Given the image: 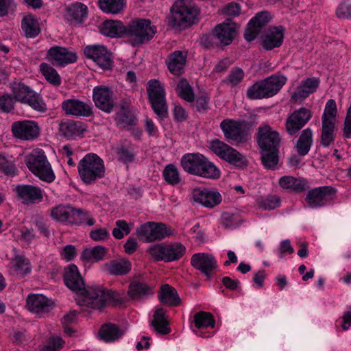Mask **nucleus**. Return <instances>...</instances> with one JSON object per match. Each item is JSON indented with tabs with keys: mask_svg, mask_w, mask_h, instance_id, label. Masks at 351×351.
<instances>
[{
	"mask_svg": "<svg viewBox=\"0 0 351 351\" xmlns=\"http://www.w3.org/2000/svg\"><path fill=\"white\" fill-rule=\"evenodd\" d=\"M123 334V331L117 325L111 323L104 324L99 331L100 339L106 342L118 340Z\"/></svg>",
	"mask_w": 351,
	"mask_h": 351,
	"instance_id": "4c0bfd02",
	"label": "nucleus"
},
{
	"mask_svg": "<svg viewBox=\"0 0 351 351\" xmlns=\"http://www.w3.org/2000/svg\"><path fill=\"white\" fill-rule=\"evenodd\" d=\"M153 293V288L147 283L134 281L130 285L128 294L133 300H141Z\"/></svg>",
	"mask_w": 351,
	"mask_h": 351,
	"instance_id": "e433bc0d",
	"label": "nucleus"
},
{
	"mask_svg": "<svg viewBox=\"0 0 351 351\" xmlns=\"http://www.w3.org/2000/svg\"><path fill=\"white\" fill-rule=\"evenodd\" d=\"M208 147L218 157L231 165L237 167H242L245 165V156L222 141L213 140L209 143Z\"/></svg>",
	"mask_w": 351,
	"mask_h": 351,
	"instance_id": "ddd939ff",
	"label": "nucleus"
},
{
	"mask_svg": "<svg viewBox=\"0 0 351 351\" xmlns=\"http://www.w3.org/2000/svg\"><path fill=\"white\" fill-rule=\"evenodd\" d=\"M342 134L344 138H351V104L346 112Z\"/></svg>",
	"mask_w": 351,
	"mask_h": 351,
	"instance_id": "69168bd1",
	"label": "nucleus"
},
{
	"mask_svg": "<svg viewBox=\"0 0 351 351\" xmlns=\"http://www.w3.org/2000/svg\"><path fill=\"white\" fill-rule=\"evenodd\" d=\"M14 191L17 198L24 204H38L43 200V191L32 184H18Z\"/></svg>",
	"mask_w": 351,
	"mask_h": 351,
	"instance_id": "412c9836",
	"label": "nucleus"
},
{
	"mask_svg": "<svg viewBox=\"0 0 351 351\" xmlns=\"http://www.w3.org/2000/svg\"><path fill=\"white\" fill-rule=\"evenodd\" d=\"M85 124L80 121L68 120L59 125L60 134L67 139H74L82 136L86 131Z\"/></svg>",
	"mask_w": 351,
	"mask_h": 351,
	"instance_id": "c756f323",
	"label": "nucleus"
},
{
	"mask_svg": "<svg viewBox=\"0 0 351 351\" xmlns=\"http://www.w3.org/2000/svg\"><path fill=\"white\" fill-rule=\"evenodd\" d=\"M210 98L206 94H202L197 97L196 108L199 112H205L208 109Z\"/></svg>",
	"mask_w": 351,
	"mask_h": 351,
	"instance_id": "774afa93",
	"label": "nucleus"
},
{
	"mask_svg": "<svg viewBox=\"0 0 351 351\" xmlns=\"http://www.w3.org/2000/svg\"><path fill=\"white\" fill-rule=\"evenodd\" d=\"M65 285L73 292L80 293L79 304L93 309L101 310L107 302L117 303L120 300L117 292L95 285L85 288L84 280L75 265H70L64 275Z\"/></svg>",
	"mask_w": 351,
	"mask_h": 351,
	"instance_id": "f257e3e1",
	"label": "nucleus"
},
{
	"mask_svg": "<svg viewBox=\"0 0 351 351\" xmlns=\"http://www.w3.org/2000/svg\"><path fill=\"white\" fill-rule=\"evenodd\" d=\"M124 0H99V6L106 13L117 14L124 8Z\"/></svg>",
	"mask_w": 351,
	"mask_h": 351,
	"instance_id": "864d4df0",
	"label": "nucleus"
},
{
	"mask_svg": "<svg viewBox=\"0 0 351 351\" xmlns=\"http://www.w3.org/2000/svg\"><path fill=\"white\" fill-rule=\"evenodd\" d=\"M62 110L66 114L76 117H89L93 114V107L89 101L72 97L61 104Z\"/></svg>",
	"mask_w": 351,
	"mask_h": 351,
	"instance_id": "dca6fc26",
	"label": "nucleus"
},
{
	"mask_svg": "<svg viewBox=\"0 0 351 351\" xmlns=\"http://www.w3.org/2000/svg\"><path fill=\"white\" fill-rule=\"evenodd\" d=\"M244 77V73L240 68L235 67L232 69L228 76V80L233 86L237 85Z\"/></svg>",
	"mask_w": 351,
	"mask_h": 351,
	"instance_id": "e2e57ef3",
	"label": "nucleus"
},
{
	"mask_svg": "<svg viewBox=\"0 0 351 351\" xmlns=\"http://www.w3.org/2000/svg\"><path fill=\"white\" fill-rule=\"evenodd\" d=\"M193 323L198 329L211 328L215 326V320L213 315L208 312L199 311L193 316Z\"/></svg>",
	"mask_w": 351,
	"mask_h": 351,
	"instance_id": "09e8293b",
	"label": "nucleus"
},
{
	"mask_svg": "<svg viewBox=\"0 0 351 351\" xmlns=\"http://www.w3.org/2000/svg\"><path fill=\"white\" fill-rule=\"evenodd\" d=\"M93 99L99 110L110 113L112 111L115 101L112 90L106 86H97L93 90Z\"/></svg>",
	"mask_w": 351,
	"mask_h": 351,
	"instance_id": "a211bd4d",
	"label": "nucleus"
},
{
	"mask_svg": "<svg viewBox=\"0 0 351 351\" xmlns=\"http://www.w3.org/2000/svg\"><path fill=\"white\" fill-rule=\"evenodd\" d=\"M176 90L178 96L187 102L192 103L195 100V95L192 86L186 79H181L177 84Z\"/></svg>",
	"mask_w": 351,
	"mask_h": 351,
	"instance_id": "3c124183",
	"label": "nucleus"
},
{
	"mask_svg": "<svg viewBox=\"0 0 351 351\" xmlns=\"http://www.w3.org/2000/svg\"><path fill=\"white\" fill-rule=\"evenodd\" d=\"M147 92L154 112L159 118H165L167 114V106L163 84L158 80H150L147 84Z\"/></svg>",
	"mask_w": 351,
	"mask_h": 351,
	"instance_id": "f8f14e48",
	"label": "nucleus"
},
{
	"mask_svg": "<svg viewBox=\"0 0 351 351\" xmlns=\"http://www.w3.org/2000/svg\"><path fill=\"white\" fill-rule=\"evenodd\" d=\"M14 273L19 276H24L32 271L29 261L24 256H16L11 263Z\"/></svg>",
	"mask_w": 351,
	"mask_h": 351,
	"instance_id": "a18cd8bd",
	"label": "nucleus"
},
{
	"mask_svg": "<svg viewBox=\"0 0 351 351\" xmlns=\"http://www.w3.org/2000/svg\"><path fill=\"white\" fill-rule=\"evenodd\" d=\"M95 220L91 216L90 213L82 208H75L73 207L71 223V225H87L92 226L95 224Z\"/></svg>",
	"mask_w": 351,
	"mask_h": 351,
	"instance_id": "37998d69",
	"label": "nucleus"
},
{
	"mask_svg": "<svg viewBox=\"0 0 351 351\" xmlns=\"http://www.w3.org/2000/svg\"><path fill=\"white\" fill-rule=\"evenodd\" d=\"M116 227L112 230V236L117 239H121L124 235L130 234L131 229L125 220H117L115 222Z\"/></svg>",
	"mask_w": 351,
	"mask_h": 351,
	"instance_id": "6e6d98bb",
	"label": "nucleus"
},
{
	"mask_svg": "<svg viewBox=\"0 0 351 351\" xmlns=\"http://www.w3.org/2000/svg\"><path fill=\"white\" fill-rule=\"evenodd\" d=\"M284 33L285 29L282 26L270 27L263 36V47L268 51L280 47L283 42Z\"/></svg>",
	"mask_w": 351,
	"mask_h": 351,
	"instance_id": "cd10ccee",
	"label": "nucleus"
},
{
	"mask_svg": "<svg viewBox=\"0 0 351 351\" xmlns=\"http://www.w3.org/2000/svg\"><path fill=\"white\" fill-rule=\"evenodd\" d=\"M191 265L204 274L208 279L212 278L215 271L219 267L215 257L211 254L204 252L193 254L191 258Z\"/></svg>",
	"mask_w": 351,
	"mask_h": 351,
	"instance_id": "f3484780",
	"label": "nucleus"
},
{
	"mask_svg": "<svg viewBox=\"0 0 351 351\" xmlns=\"http://www.w3.org/2000/svg\"><path fill=\"white\" fill-rule=\"evenodd\" d=\"M171 12V25L175 29L182 30L194 23L199 10L195 5L184 0H178L173 4Z\"/></svg>",
	"mask_w": 351,
	"mask_h": 351,
	"instance_id": "0eeeda50",
	"label": "nucleus"
},
{
	"mask_svg": "<svg viewBox=\"0 0 351 351\" xmlns=\"http://www.w3.org/2000/svg\"><path fill=\"white\" fill-rule=\"evenodd\" d=\"M25 162L29 170L42 181L51 183L55 180L56 175L42 149H33L25 157Z\"/></svg>",
	"mask_w": 351,
	"mask_h": 351,
	"instance_id": "20e7f679",
	"label": "nucleus"
},
{
	"mask_svg": "<svg viewBox=\"0 0 351 351\" xmlns=\"http://www.w3.org/2000/svg\"><path fill=\"white\" fill-rule=\"evenodd\" d=\"M53 306V300L43 294L32 293L27 298V309L40 317L48 313Z\"/></svg>",
	"mask_w": 351,
	"mask_h": 351,
	"instance_id": "393cba45",
	"label": "nucleus"
},
{
	"mask_svg": "<svg viewBox=\"0 0 351 351\" xmlns=\"http://www.w3.org/2000/svg\"><path fill=\"white\" fill-rule=\"evenodd\" d=\"M193 200L206 208H214L221 202V194L215 190L196 188L192 191Z\"/></svg>",
	"mask_w": 351,
	"mask_h": 351,
	"instance_id": "b1692460",
	"label": "nucleus"
},
{
	"mask_svg": "<svg viewBox=\"0 0 351 351\" xmlns=\"http://www.w3.org/2000/svg\"><path fill=\"white\" fill-rule=\"evenodd\" d=\"M183 169L188 173L210 179L220 177V170L204 156L199 153L184 154L180 160Z\"/></svg>",
	"mask_w": 351,
	"mask_h": 351,
	"instance_id": "f03ea898",
	"label": "nucleus"
},
{
	"mask_svg": "<svg viewBox=\"0 0 351 351\" xmlns=\"http://www.w3.org/2000/svg\"><path fill=\"white\" fill-rule=\"evenodd\" d=\"M16 162V159L12 155L0 153V171L4 175L10 177L18 175Z\"/></svg>",
	"mask_w": 351,
	"mask_h": 351,
	"instance_id": "a19ab883",
	"label": "nucleus"
},
{
	"mask_svg": "<svg viewBox=\"0 0 351 351\" xmlns=\"http://www.w3.org/2000/svg\"><path fill=\"white\" fill-rule=\"evenodd\" d=\"M162 176L164 180L172 186L178 184L181 181L178 168L173 164H169L165 166L162 171Z\"/></svg>",
	"mask_w": 351,
	"mask_h": 351,
	"instance_id": "5fc2aeb1",
	"label": "nucleus"
},
{
	"mask_svg": "<svg viewBox=\"0 0 351 351\" xmlns=\"http://www.w3.org/2000/svg\"><path fill=\"white\" fill-rule=\"evenodd\" d=\"M216 37L214 31L211 34H204L200 37V45L206 49H211L218 46L216 41Z\"/></svg>",
	"mask_w": 351,
	"mask_h": 351,
	"instance_id": "680f3d73",
	"label": "nucleus"
},
{
	"mask_svg": "<svg viewBox=\"0 0 351 351\" xmlns=\"http://www.w3.org/2000/svg\"><path fill=\"white\" fill-rule=\"evenodd\" d=\"M285 76L271 75L265 80L256 82L247 88L246 96L250 99H261L276 95L286 83Z\"/></svg>",
	"mask_w": 351,
	"mask_h": 351,
	"instance_id": "423d86ee",
	"label": "nucleus"
},
{
	"mask_svg": "<svg viewBox=\"0 0 351 351\" xmlns=\"http://www.w3.org/2000/svg\"><path fill=\"white\" fill-rule=\"evenodd\" d=\"M90 238L95 241H103L108 239L110 233L106 228L93 229L89 233Z\"/></svg>",
	"mask_w": 351,
	"mask_h": 351,
	"instance_id": "052dcab7",
	"label": "nucleus"
},
{
	"mask_svg": "<svg viewBox=\"0 0 351 351\" xmlns=\"http://www.w3.org/2000/svg\"><path fill=\"white\" fill-rule=\"evenodd\" d=\"M45 59L54 66L64 67L76 62L77 56L73 50L55 45L46 51Z\"/></svg>",
	"mask_w": 351,
	"mask_h": 351,
	"instance_id": "2eb2a0df",
	"label": "nucleus"
},
{
	"mask_svg": "<svg viewBox=\"0 0 351 351\" xmlns=\"http://www.w3.org/2000/svg\"><path fill=\"white\" fill-rule=\"evenodd\" d=\"M257 142L261 150L279 149L280 137L279 133L269 125H261L258 128Z\"/></svg>",
	"mask_w": 351,
	"mask_h": 351,
	"instance_id": "aec40b11",
	"label": "nucleus"
},
{
	"mask_svg": "<svg viewBox=\"0 0 351 351\" xmlns=\"http://www.w3.org/2000/svg\"><path fill=\"white\" fill-rule=\"evenodd\" d=\"M337 115V104L335 99H330L326 104L324 113L322 118H326L330 120H336Z\"/></svg>",
	"mask_w": 351,
	"mask_h": 351,
	"instance_id": "4d7b16f0",
	"label": "nucleus"
},
{
	"mask_svg": "<svg viewBox=\"0 0 351 351\" xmlns=\"http://www.w3.org/2000/svg\"><path fill=\"white\" fill-rule=\"evenodd\" d=\"M10 88L16 101L29 106L38 112H47V104L42 96L22 81L14 80L10 83Z\"/></svg>",
	"mask_w": 351,
	"mask_h": 351,
	"instance_id": "7ed1b4c3",
	"label": "nucleus"
},
{
	"mask_svg": "<svg viewBox=\"0 0 351 351\" xmlns=\"http://www.w3.org/2000/svg\"><path fill=\"white\" fill-rule=\"evenodd\" d=\"M313 143V132L310 128L304 130L295 145L296 151L300 156L308 154Z\"/></svg>",
	"mask_w": 351,
	"mask_h": 351,
	"instance_id": "ea45409f",
	"label": "nucleus"
},
{
	"mask_svg": "<svg viewBox=\"0 0 351 351\" xmlns=\"http://www.w3.org/2000/svg\"><path fill=\"white\" fill-rule=\"evenodd\" d=\"M156 32V27L151 25V21L145 19H136L126 26V35L130 38L133 46H137L152 39Z\"/></svg>",
	"mask_w": 351,
	"mask_h": 351,
	"instance_id": "9d476101",
	"label": "nucleus"
},
{
	"mask_svg": "<svg viewBox=\"0 0 351 351\" xmlns=\"http://www.w3.org/2000/svg\"><path fill=\"white\" fill-rule=\"evenodd\" d=\"M152 325L154 330L160 334L167 335L170 332V329L168 327L166 311L163 308H158L156 310Z\"/></svg>",
	"mask_w": 351,
	"mask_h": 351,
	"instance_id": "79ce46f5",
	"label": "nucleus"
},
{
	"mask_svg": "<svg viewBox=\"0 0 351 351\" xmlns=\"http://www.w3.org/2000/svg\"><path fill=\"white\" fill-rule=\"evenodd\" d=\"M272 16L267 11H262L257 13L247 24V27L244 33L245 39L250 42L254 40L260 33L261 29L268 23Z\"/></svg>",
	"mask_w": 351,
	"mask_h": 351,
	"instance_id": "5701e85b",
	"label": "nucleus"
},
{
	"mask_svg": "<svg viewBox=\"0 0 351 351\" xmlns=\"http://www.w3.org/2000/svg\"><path fill=\"white\" fill-rule=\"evenodd\" d=\"M236 24L231 19L217 25L214 29L216 39L221 45H229L233 40Z\"/></svg>",
	"mask_w": 351,
	"mask_h": 351,
	"instance_id": "c85d7f7f",
	"label": "nucleus"
},
{
	"mask_svg": "<svg viewBox=\"0 0 351 351\" xmlns=\"http://www.w3.org/2000/svg\"><path fill=\"white\" fill-rule=\"evenodd\" d=\"M88 16V8L80 2H74L68 5L65 10L64 18L73 26L82 24Z\"/></svg>",
	"mask_w": 351,
	"mask_h": 351,
	"instance_id": "a878e982",
	"label": "nucleus"
},
{
	"mask_svg": "<svg viewBox=\"0 0 351 351\" xmlns=\"http://www.w3.org/2000/svg\"><path fill=\"white\" fill-rule=\"evenodd\" d=\"M319 84V80L317 77H309L302 80L295 92L292 95L295 100L304 99L314 93Z\"/></svg>",
	"mask_w": 351,
	"mask_h": 351,
	"instance_id": "473e14b6",
	"label": "nucleus"
},
{
	"mask_svg": "<svg viewBox=\"0 0 351 351\" xmlns=\"http://www.w3.org/2000/svg\"><path fill=\"white\" fill-rule=\"evenodd\" d=\"M84 53L87 58L92 60L104 69H108L111 66L112 62L111 53L104 45H87L84 49Z\"/></svg>",
	"mask_w": 351,
	"mask_h": 351,
	"instance_id": "6ab92c4d",
	"label": "nucleus"
},
{
	"mask_svg": "<svg viewBox=\"0 0 351 351\" xmlns=\"http://www.w3.org/2000/svg\"><path fill=\"white\" fill-rule=\"evenodd\" d=\"M336 193V189L330 186L315 187L308 191L306 201L312 208L326 205L331 195Z\"/></svg>",
	"mask_w": 351,
	"mask_h": 351,
	"instance_id": "4be33fe9",
	"label": "nucleus"
},
{
	"mask_svg": "<svg viewBox=\"0 0 351 351\" xmlns=\"http://www.w3.org/2000/svg\"><path fill=\"white\" fill-rule=\"evenodd\" d=\"M279 149L276 150H261V160L265 168L275 170L278 168L279 162Z\"/></svg>",
	"mask_w": 351,
	"mask_h": 351,
	"instance_id": "49530a36",
	"label": "nucleus"
},
{
	"mask_svg": "<svg viewBox=\"0 0 351 351\" xmlns=\"http://www.w3.org/2000/svg\"><path fill=\"white\" fill-rule=\"evenodd\" d=\"M39 68L41 73L49 83L54 86H59L61 84V77L52 66L48 63L43 62L40 64Z\"/></svg>",
	"mask_w": 351,
	"mask_h": 351,
	"instance_id": "de8ad7c7",
	"label": "nucleus"
},
{
	"mask_svg": "<svg viewBox=\"0 0 351 351\" xmlns=\"http://www.w3.org/2000/svg\"><path fill=\"white\" fill-rule=\"evenodd\" d=\"M147 252L156 261L172 262L184 256L186 247L179 242L162 243L149 246Z\"/></svg>",
	"mask_w": 351,
	"mask_h": 351,
	"instance_id": "9b49d317",
	"label": "nucleus"
},
{
	"mask_svg": "<svg viewBox=\"0 0 351 351\" xmlns=\"http://www.w3.org/2000/svg\"><path fill=\"white\" fill-rule=\"evenodd\" d=\"M78 173L86 184H91L104 177L106 169L104 160L96 154H86L79 162Z\"/></svg>",
	"mask_w": 351,
	"mask_h": 351,
	"instance_id": "39448f33",
	"label": "nucleus"
},
{
	"mask_svg": "<svg viewBox=\"0 0 351 351\" xmlns=\"http://www.w3.org/2000/svg\"><path fill=\"white\" fill-rule=\"evenodd\" d=\"M225 139L231 145H237L247 142L250 124L243 120L226 119L219 125Z\"/></svg>",
	"mask_w": 351,
	"mask_h": 351,
	"instance_id": "6e6552de",
	"label": "nucleus"
},
{
	"mask_svg": "<svg viewBox=\"0 0 351 351\" xmlns=\"http://www.w3.org/2000/svg\"><path fill=\"white\" fill-rule=\"evenodd\" d=\"M158 299L160 302L169 306H177L180 304V299L176 290L167 284L161 286Z\"/></svg>",
	"mask_w": 351,
	"mask_h": 351,
	"instance_id": "c9c22d12",
	"label": "nucleus"
},
{
	"mask_svg": "<svg viewBox=\"0 0 351 351\" xmlns=\"http://www.w3.org/2000/svg\"><path fill=\"white\" fill-rule=\"evenodd\" d=\"M256 203L263 210H273L280 206V199L276 195H269L256 198Z\"/></svg>",
	"mask_w": 351,
	"mask_h": 351,
	"instance_id": "603ef678",
	"label": "nucleus"
},
{
	"mask_svg": "<svg viewBox=\"0 0 351 351\" xmlns=\"http://www.w3.org/2000/svg\"><path fill=\"white\" fill-rule=\"evenodd\" d=\"M278 184L281 188L295 193H300L308 189V182L305 179L291 176L281 177Z\"/></svg>",
	"mask_w": 351,
	"mask_h": 351,
	"instance_id": "2f4dec72",
	"label": "nucleus"
},
{
	"mask_svg": "<svg viewBox=\"0 0 351 351\" xmlns=\"http://www.w3.org/2000/svg\"><path fill=\"white\" fill-rule=\"evenodd\" d=\"M11 129L13 136L22 141H32L40 134V128L38 123L29 119L13 122Z\"/></svg>",
	"mask_w": 351,
	"mask_h": 351,
	"instance_id": "4468645a",
	"label": "nucleus"
},
{
	"mask_svg": "<svg viewBox=\"0 0 351 351\" xmlns=\"http://www.w3.org/2000/svg\"><path fill=\"white\" fill-rule=\"evenodd\" d=\"M137 238L144 243L161 241L174 234L170 226L162 222L147 221L138 226L135 231Z\"/></svg>",
	"mask_w": 351,
	"mask_h": 351,
	"instance_id": "1a4fd4ad",
	"label": "nucleus"
},
{
	"mask_svg": "<svg viewBox=\"0 0 351 351\" xmlns=\"http://www.w3.org/2000/svg\"><path fill=\"white\" fill-rule=\"evenodd\" d=\"M107 271L112 275H125L128 274L132 269V263L127 259L119 261H112L106 264Z\"/></svg>",
	"mask_w": 351,
	"mask_h": 351,
	"instance_id": "c03bdc74",
	"label": "nucleus"
},
{
	"mask_svg": "<svg viewBox=\"0 0 351 351\" xmlns=\"http://www.w3.org/2000/svg\"><path fill=\"white\" fill-rule=\"evenodd\" d=\"M311 117V111L304 108L295 110L287 119L286 130L290 135L301 130Z\"/></svg>",
	"mask_w": 351,
	"mask_h": 351,
	"instance_id": "bb28decb",
	"label": "nucleus"
},
{
	"mask_svg": "<svg viewBox=\"0 0 351 351\" xmlns=\"http://www.w3.org/2000/svg\"><path fill=\"white\" fill-rule=\"evenodd\" d=\"M73 208L71 204H59L51 209L50 216L57 221L70 224Z\"/></svg>",
	"mask_w": 351,
	"mask_h": 351,
	"instance_id": "58836bf2",
	"label": "nucleus"
},
{
	"mask_svg": "<svg viewBox=\"0 0 351 351\" xmlns=\"http://www.w3.org/2000/svg\"><path fill=\"white\" fill-rule=\"evenodd\" d=\"M100 32L110 38L121 37L126 35V26L120 21L108 20L101 25Z\"/></svg>",
	"mask_w": 351,
	"mask_h": 351,
	"instance_id": "72a5a7b5",
	"label": "nucleus"
},
{
	"mask_svg": "<svg viewBox=\"0 0 351 351\" xmlns=\"http://www.w3.org/2000/svg\"><path fill=\"white\" fill-rule=\"evenodd\" d=\"M14 98L9 94L0 96V110L3 112H10L14 107Z\"/></svg>",
	"mask_w": 351,
	"mask_h": 351,
	"instance_id": "bf43d9fd",
	"label": "nucleus"
},
{
	"mask_svg": "<svg viewBox=\"0 0 351 351\" xmlns=\"http://www.w3.org/2000/svg\"><path fill=\"white\" fill-rule=\"evenodd\" d=\"M114 120L117 125L120 128H128L137 123V119L134 114L128 110L117 113Z\"/></svg>",
	"mask_w": 351,
	"mask_h": 351,
	"instance_id": "8fccbe9b",
	"label": "nucleus"
},
{
	"mask_svg": "<svg viewBox=\"0 0 351 351\" xmlns=\"http://www.w3.org/2000/svg\"><path fill=\"white\" fill-rule=\"evenodd\" d=\"M16 6L14 0H0V17L7 16Z\"/></svg>",
	"mask_w": 351,
	"mask_h": 351,
	"instance_id": "338daca9",
	"label": "nucleus"
},
{
	"mask_svg": "<svg viewBox=\"0 0 351 351\" xmlns=\"http://www.w3.org/2000/svg\"><path fill=\"white\" fill-rule=\"evenodd\" d=\"M117 153L119 160L123 163L131 162L134 160V154L132 149L126 146H121L119 147Z\"/></svg>",
	"mask_w": 351,
	"mask_h": 351,
	"instance_id": "13d9d810",
	"label": "nucleus"
},
{
	"mask_svg": "<svg viewBox=\"0 0 351 351\" xmlns=\"http://www.w3.org/2000/svg\"><path fill=\"white\" fill-rule=\"evenodd\" d=\"M186 56V53L179 50L171 53L166 61L169 71L173 75H180L184 71Z\"/></svg>",
	"mask_w": 351,
	"mask_h": 351,
	"instance_id": "7c9ffc66",
	"label": "nucleus"
},
{
	"mask_svg": "<svg viewBox=\"0 0 351 351\" xmlns=\"http://www.w3.org/2000/svg\"><path fill=\"white\" fill-rule=\"evenodd\" d=\"M21 26L22 32L27 38H34L41 32L38 19L32 14L25 16Z\"/></svg>",
	"mask_w": 351,
	"mask_h": 351,
	"instance_id": "f704fd0d",
	"label": "nucleus"
},
{
	"mask_svg": "<svg viewBox=\"0 0 351 351\" xmlns=\"http://www.w3.org/2000/svg\"><path fill=\"white\" fill-rule=\"evenodd\" d=\"M336 14L339 18L351 19V3L346 1L341 3L337 8Z\"/></svg>",
	"mask_w": 351,
	"mask_h": 351,
	"instance_id": "0e129e2a",
	"label": "nucleus"
}]
</instances>
